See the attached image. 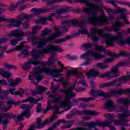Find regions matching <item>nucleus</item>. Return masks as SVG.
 Wrapping results in <instances>:
<instances>
[{
  "mask_svg": "<svg viewBox=\"0 0 130 130\" xmlns=\"http://www.w3.org/2000/svg\"><path fill=\"white\" fill-rule=\"evenodd\" d=\"M104 109H108L109 110H114L116 109V107L114 105L113 101L111 100H108L106 101L104 105Z\"/></svg>",
  "mask_w": 130,
  "mask_h": 130,
  "instance_id": "nucleus-22",
  "label": "nucleus"
},
{
  "mask_svg": "<svg viewBox=\"0 0 130 130\" xmlns=\"http://www.w3.org/2000/svg\"><path fill=\"white\" fill-rule=\"evenodd\" d=\"M105 49L102 46H97L95 48V50H96V51H103Z\"/></svg>",
  "mask_w": 130,
  "mask_h": 130,
  "instance_id": "nucleus-53",
  "label": "nucleus"
},
{
  "mask_svg": "<svg viewBox=\"0 0 130 130\" xmlns=\"http://www.w3.org/2000/svg\"><path fill=\"white\" fill-rule=\"evenodd\" d=\"M7 81L9 83L10 87H15L14 81L13 79H8Z\"/></svg>",
  "mask_w": 130,
  "mask_h": 130,
  "instance_id": "nucleus-50",
  "label": "nucleus"
},
{
  "mask_svg": "<svg viewBox=\"0 0 130 130\" xmlns=\"http://www.w3.org/2000/svg\"><path fill=\"white\" fill-rule=\"evenodd\" d=\"M93 46V44L91 43H86V44H83L82 46V47L83 48H85V49H87V48H90V47H92Z\"/></svg>",
  "mask_w": 130,
  "mask_h": 130,
  "instance_id": "nucleus-42",
  "label": "nucleus"
},
{
  "mask_svg": "<svg viewBox=\"0 0 130 130\" xmlns=\"http://www.w3.org/2000/svg\"><path fill=\"white\" fill-rule=\"evenodd\" d=\"M49 32H51V30H49L48 28H45L42 32L41 36H47V35H48V33H49Z\"/></svg>",
  "mask_w": 130,
  "mask_h": 130,
  "instance_id": "nucleus-44",
  "label": "nucleus"
},
{
  "mask_svg": "<svg viewBox=\"0 0 130 130\" xmlns=\"http://www.w3.org/2000/svg\"><path fill=\"white\" fill-rule=\"evenodd\" d=\"M54 60H55V57L53 55H51L49 58L48 66H53L54 64Z\"/></svg>",
  "mask_w": 130,
  "mask_h": 130,
  "instance_id": "nucleus-35",
  "label": "nucleus"
},
{
  "mask_svg": "<svg viewBox=\"0 0 130 130\" xmlns=\"http://www.w3.org/2000/svg\"><path fill=\"white\" fill-rule=\"evenodd\" d=\"M71 38V36H68L67 37L63 38V39H59L58 40H56L55 41V43L56 44H59V43H62V42H66L68 39H70Z\"/></svg>",
  "mask_w": 130,
  "mask_h": 130,
  "instance_id": "nucleus-33",
  "label": "nucleus"
},
{
  "mask_svg": "<svg viewBox=\"0 0 130 130\" xmlns=\"http://www.w3.org/2000/svg\"><path fill=\"white\" fill-rule=\"evenodd\" d=\"M77 73H78V70L77 69H73L71 71L69 70L67 72V74L66 75V77L67 78H69V77H70V76H71V75H76L77 74Z\"/></svg>",
  "mask_w": 130,
  "mask_h": 130,
  "instance_id": "nucleus-36",
  "label": "nucleus"
},
{
  "mask_svg": "<svg viewBox=\"0 0 130 130\" xmlns=\"http://www.w3.org/2000/svg\"><path fill=\"white\" fill-rule=\"evenodd\" d=\"M90 94L93 97H97V96L105 97V98H109L110 97V94L108 92H104L102 90L95 91L92 89L90 91Z\"/></svg>",
  "mask_w": 130,
  "mask_h": 130,
  "instance_id": "nucleus-17",
  "label": "nucleus"
},
{
  "mask_svg": "<svg viewBox=\"0 0 130 130\" xmlns=\"http://www.w3.org/2000/svg\"><path fill=\"white\" fill-rule=\"evenodd\" d=\"M76 113L79 114V115H85V114H88V115H92V116H96L100 114V113L99 112H96L95 111H88L87 110H84L82 112L76 111Z\"/></svg>",
  "mask_w": 130,
  "mask_h": 130,
  "instance_id": "nucleus-21",
  "label": "nucleus"
},
{
  "mask_svg": "<svg viewBox=\"0 0 130 130\" xmlns=\"http://www.w3.org/2000/svg\"><path fill=\"white\" fill-rule=\"evenodd\" d=\"M114 60V58H107L105 59V62H112Z\"/></svg>",
  "mask_w": 130,
  "mask_h": 130,
  "instance_id": "nucleus-59",
  "label": "nucleus"
},
{
  "mask_svg": "<svg viewBox=\"0 0 130 130\" xmlns=\"http://www.w3.org/2000/svg\"><path fill=\"white\" fill-rule=\"evenodd\" d=\"M22 48H23V46L22 45L16 46L14 49L10 50V51L11 52H14V51H16V50H21Z\"/></svg>",
  "mask_w": 130,
  "mask_h": 130,
  "instance_id": "nucleus-46",
  "label": "nucleus"
},
{
  "mask_svg": "<svg viewBox=\"0 0 130 130\" xmlns=\"http://www.w3.org/2000/svg\"><path fill=\"white\" fill-rule=\"evenodd\" d=\"M33 106V105L29 106L28 105L22 104L20 105V107L22 108V109H26L24 110V113H23L22 118H23L24 116H25L26 118L30 117V110L29 109H30V108H32Z\"/></svg>",
  "mask_w": 130,
  "mask_h": 130,
  "instance_id": "nucleus-18",
  "label": "nucleus"
},
{
  "mask_svg": "<svg viewBox=\"0 0 130 130\" xmlns=\"http://www.w3.org/2000/svg\"><path fill=\"white\" fill-rule=\"evenodd\" d=\"M11 73H9V72H6L5 70L3 72V74L2 75V77L6 78V79H9V78H11Z\"/></svg>",
  "mask_w": 130,
  "mask_h": 130,
  "instance_id": "nucleus-40",
  "label": "nucleus"
},
{
  "mask_svg": "<svg viewBox=\"0 0 130 130\" xmlns=\"http://www.w3.org/2000/svg\"><path fill=\"white\" fill-rule=\"evenodd\" d=\"M96 67L100 70H105L108 68V64L106 63H99L96 64Z\"/></svg>",
  "mask_w": 130,
  "mask_h": 130,
  "instance_id": "nucleus-32",
  "label": "nucleus"
},
{
  "mask_svg": "<svg viewBox=\"0 0 130 130\" xmlns=\"http://www.w3.org/2000/svg\"><path fill=\"white\" fill-rule=\"evenodd\" d=\"M112 122H113V120H111V121H105L104 122V126H110Z\"/></svg>",
  "mask_w": 130,
  "mask_h": 130,
  "instance_id": "nucleus-60",
  "label": "nucleus"
},
{
  "mask_svg": "<svg viewBox=\"0 0 130 130\" xmlns=\"http://www.w3.org/2000/svg\"><path fill=\"white\" fill-rule=\"evenodd\" d=\"M79 101H83L84 102H89L91 100H95V99L92 98H80L78 99Z\"/></svg>",
  "mask_w": 130,
  "mask_h": 130,
  "instance_id": "nucleus-38",
  "label": "nucleus"
},
{
  "mask_svg": "<svg viewBox=\"0 0 130 130\" xmlns=\"http://www.w3.org/2000/svg\"><path fill=\"white\" fill-rule=\"evenodd\" d=\"M35 23L36 24H39V23H40L42 25H46V24H47V21H46V18L40 17L39 19L35 20Z\"/></svg>",
  "mask_w": 130,
  "mask_h": 130,
  "instance_id": "nucleus-30",
  "label": "nucleus"
},
{
  "mask_svg": "<svg viewBox=\"0 0 130 130\" xmlns=\"http://www.w3.org/2000/svg\"><path fill=\"white\" fill-rule=\"evenodd\" d=\"M41 62L37 59L29 60L27 62H24V64L22 66V68L24 70H30L31 64L37 66V64H41Z\"/></svg>",
  "mask_w": 130,
  "mask_h": 130,
  "instance_id": "nucleus-16",
  "label": "nucleus"
},
{
  "mask_svg": "<svg viewBox=\"0 0 130 130\" xmlns=\"http://www.w3.org/2000/svg\"><path fill=\"white\" fill-rule=\"evenodd\" d=\"M110 95L109 98L111 97V96H114L115 97H118V96H121L122 94H126L128 93L130 94V89H123L122 88H120L118 90H113L111 92V94L109 92H108Z\"/></svg>",
  "mask_w": 130,
  "mask_h": 130,
  "instance_id": "nucleus-14",
  "label": "nucleus"
},
{
  "mask_svg": "<svg viewBox=\"0 0 130 130\" xmlns=\"http://www.w3.org/2000/svg\"><path fill=\"white\" fill-rule=\"evenodd\" d=\"M36 88L39 94H41L44 91H46V87H43L40 85H37Z\"/></svg>",
  "mask_w": 130,
  "mask_h": 130,
  "instance_id": "nucleus-37",
  "label": "nucleus"
},
{
  "mask_svg": "<svg viewBox=\"0 0 130 130\" xmlns=\"http://www.w3.org/2000/svg\"><path fill=\"white\" fill-rule=\"evenodd\" d=\"M49 10H47L46 9H37L33 8L31 9L30 12H34L35 15H39V14H42V13H46V12H48Z\"/></svg>",
  "mask_w": 130,
  "mask_h": 130,
  "instance_id": "nucleus-27",
  "label": "nucleus"
},
{
  "mask_svg": "<svg viewBox=\"0 0 130 130\" xmlns=\"http://www.w3.org/2000/svg\"><path fill=\"white\" fill-rule=\"evenodd\" d=\"M69 11V8L66 7L57 11L58 14H63V13H67Z\"/></svg>",
  "mask_w": 130,
  "mask_h": 130,
  "instance_id": "nucleus-41",
  "label": "nucleus"
},
{
  "mask_svg": "<svg viewBox=\"0 0 130 130\" xmlns=\"http://www.w3.org/2000/svg\"><path fill=\"white\" fill-rule=\"evenodd\" d=\"M62 72V68L57 71L55 69L51 70L47 68H43L41 69L40 67H36L33 68L32 71L30 73L28 79L32 81L33 78H35L37 80V82H39V81H41V80L43 79V76L41 75L42 73H46L47 75H50L53 77H55V78H59V77L61 76V74L59 73H61Z\"/></svg>",
  "mask_w": 130,
  "mask_h": 130,
  "instance_id": "nucleus-3",
  "label": "nucleus"
},
{
  "mask_svg": "<svg viewBox=\"0 0 130 130\" xmlns=\"http://www.w3.org/2000/svg\"><path fill=\"white\" fill-rule=\"evenodd\" d=\"M117 102L119 105L121 104H124L123 107H119L117 108V111L119 112H124L123 114H118V115L120 117V120H114V123L116 125H121L122 122L125 123L128 122V117H129V113L126 111V109L128 108V104H130V99L127 98H121L117 100Z\"/></svg>",
  "mask_w": 130,
  "mask_h": 130,
  "instance_id": "nucleus-4",
  "label": "nucleus"
},
{
  "mask_svg": "<svg viewBox=\"0 0 130 130\" xmlns=\"http://www.w3.org/2000/svg\"><path fill=\"white\" fill-rule=\"evenodd\" d=\"M104 30L103 29L98 30L94 28L91 29L90 36L93 42H97V41H98L99 40V37H97V33H98L100 36L101 37H104L105 39V42L107 46L109 47L114 46L115 45L114 44V41H117V42L120 44V42L123 36L121 32H118L117 35L115 36L114 35H111L110 34H104Z\"/></svg>",
  "mask_w": 130,
  "mask_h": 130,
  "instance_id": "nucleus-2",
  "label": "nucleus"
},
{
  "mask_svg": "<svg viewBox=\"0 0 130 130\" xmlns=\"http://www.w3.org/2000/svg\"><path fill=\"white\" fill-rule=\"evenodd\" d=\"M75 75H77V77L79 79H83V78H84L82 72L79 71V70H78V72Z\"/></svg>",
  "mask_w": 130,
  "mask_h": 130,
  "instance_id": "nucleus-57",
  "label": "nucleus"
},
{
  "mask_svg": "<svg viewBox=\"0 0 130 130\" xmlns=\"http://www.w3.org/2000/svg\"><path fill=\"white\" fill-rule=\"evenodd\" d=\"M62 51V49L59 50V47L52 44H49L46 48L40 50L38 49H34L31 52V55L34 58H40L43 54L45 53H54L55 51Z\"/></svg>",
  "mask_w": 130,
  "mask_h": 130,
  "instance_id": "nucleus-7",
  "label": "nucleus"
},
{
  "mask_svg": "<svg viewBox=\"0 0 130 130\" xmlns=\"http://www.w3.org/2000/svg\"><path fill=\"white\" fill-rule=\"evenodd\" d=\"M121 20H123L125 24H127L128 25L129 23L128 22V21H127V18L126 17H123L121 18H117L115 22L113 23V27L112 28H109L107 27L103 28V30L104 31H114L115 32H117L118 30H119V27H121L122 26H124L123 22L121 21Z\"/></svg>",
  "mask_w": 130,
  "mask_h": 130,
  "instance_id": "nucleus-9",
  "label": "nucleus"
},
{
  "mask_svg": "<svg viewBox=\"0 0 130 130\" xmlns=\"http://www.w3.org/2000/svg\"><path fill=\"white\" fill-rule=\"evenodd\" d=\"M84 4H85V6L89 7L90 9L83 8V12L89 15H91V16L96 17L98 14V11H100V7L98 5L91 4V3L87 1L85 2Z\"/></svg>",
  "mask_w": 130,
  "mask_h": 130,
  "instance_id": "nucleus-10",
  "label": "nucleus"
},
{
  "mask_svg": "<svg viewBox=\"0 0 130 130\" xmlns=\"http://www.w3.org/2000/svg\"><path fill=\"white\" fill-rule=\"evenodd\" d=\"M85 75L88 77V79H91V77L96 78L97 75H99V71L97 69H92L89 71H85Z\"/></svg>",
  "mask_w": 130,
  "mask_h": 130,
  "instance_id": "nucleus-20",
  "label": "nucleus"
},
{
  "mask_svg": "<svg viewBox=\"0 0 130 130\" xmlns=\"http://www.w3.org/2000/svg\"><path fill=\"white\" fill-rule=\"evenodd\" d=\"M76 86V83H74L73 86L70 87L69 89H61L60 90V92L65 94V100L64 101H61L59 103V106H61L63 108H66V111L70 110L71 107H72V103H71V98L75 97L76 93L73 92L74 88Z\"/></svg>",
  "mask_w": 130,
  "mask_h": 130,
  "instance_id": "nucleus-6",
  "label": "nucleus"
},
{
  "mask_svg": "<svg viewBox=\"0 0 130 130\" xmlns=\"http://www.w3.org/2000/svg\"><path fill=\"white\" fill-rule=\"evenodd\" d=\"M21 83H22V80L20 78H16L14 81V87H16L18 84H21Z\"/></svg>",
  "mask_w": 130,
  "mask_h": 130,
  "instance_id": "nucleus-52",
  "label": "nucleus"
},
{
  "mask_svg": "<svg viewBox=\"0 0 130 130\" xmlns=\"http://www.w3.org/2000/svg\"><path fill=\"white\" fill-rule=\"evenodd\" d=\"M107 54L110 56H114L115 57H118L119 56H125L127 55V52L125 51H121L119 54H113L111 52H107Z\"/></svg>",
  "mask_w": 130,
  "mask_h": 130,
  "instance_id": "nucleus-25",
  "label": "nucleus"
},
{
  "mask_svg": "<svg viewBox=\"0 0 130 130\" xmlns=\"http://www.w3.org/2000/svg\"><path fill=\"white\" fill-rule=\"evenodd\" d=\"M11 108H12V105H10L7 108L6 107H3L2 108V110L4 111V112H7V111H9Z\"/></svg>",
  "mask_w": 130,
  "mask_h": 130,
  "instance_id": "nucleus-61",
  "label": "nucleus"
},
{
  "mask_svg": "<svg viewBox=\"0 0 130 130\" xmlns=\"http://www.w3.org/2000/svg\"><path fill=\"white\" fill-rule=\"evenodd\" d=\"M95 127H96V122L92 121L89 122L88 127H89L90 128H92Z\"/></svg>",
  "mask_w": 130,
  "mask_h": 130,
  "instance_id": "nucleus-56",
  "label": "nucleus"
},
{
  "mask_svg": "<svg viewBox=\"0 0 130 130\" xmlns=\"http://www.w3.org/2000/svg\"><path fill=\"white\" fill-rule=\"evenodd\" d=\"M40 100L35 99L32 97H29L28 98L23 100L21 101V103H25L26 102H29L30 104H37V102H38Z\"/></svg>",
  "mask_w": 130,
  "mask_h": 130,
  "instance_id": "nucleus-26",
  "label": "nucleus"
},
{
  "mask_svg": "<svg viewBox=\"0 0 130 130\" xmlns=\"http://www.w3.org/2000/svg\"><path fill=\"white\" fill-rule=\"evenodd\" d=\"M79 32L81 34H86L87 33V28H84V29H80Z\"/></svg>",
  "mask_w": 130,
  "mask_h": 130,
  "instance_id": "nucleus-63",
  "label": "nucleus"
},
{
  "mask_svg": "<svg viewBox=\"0 0 130 130\" xmlns=\"http://www.w3.org/2000/svg\"><path fill=\"white\" fill-rule=\"evenodd\" d=\"M64 22H62V25L60 26V28L63 32H68L69 31V27L70 25L67 23H63Z\"/></svg>",
  "mask_w": 130,
  "mask_h": 130,
  "instance_id": "nucleus-31",
  "label": "nucleus"
},
{
  "mask_svg": "<svg viewBox=\"0 0 130 130\" xmlns=\"http://www.w3.org/2000/svg\"><path fill=\"white\" fill-rule=\"evenodd\" d=\"M127 62H122L119 63L115 66L112 68L111 72L113 74H117V73H118V70L119 69V67H123V66H127Z\"/></svg>",
  "mask_w": 130,
  "mask_h": 130,
  "instance_id": "nucleus-23",
  "label": "nucleus"
},
{
  "mask_svg": "<svg viewBox=\"0 0 130 130\" xmlns=\"http://www.w3.org/2000/svg\"><path fill=\"white\" fill-rule=\"evenodd\" d=\"M23 94H24V90L21 89L19 91H15V95H19L20 97H22Z\"/></svg>",
  "mask_w": 130,
  "mask_h": 130,
  "instance_id": "nucleus-55",
  "label": "nucleus"
},
{
  "mask_svg": "<svg viewBox=\"0 0 130 130\" xmlns=\"http://www.w3.org/2000/svg\"><path fill=\"white\" fill-rule=\"evenodd\" d=\"M36 111L38 113H39L41 111H42V105L41 104H38L36 108Z\"/></svg>",
  "mask_w": 130,
  "mask_h": 130,
  "instance_id": "nucleus-48",
  "label": "nucleus"
},
{
  "mask_svg": "<svg viewBox=\"0 0 130 130\" xmlns=\"http://www.w3.org/2000/svg\"><path fill=\"white\" fill-rule=\"evenodd\" d=\"M0 22H7L8 23H14V25H11V26H14V27H16V19H7L4 17H0Z\"/></svg>",
  "mask_w": 130,
  "mask_h": 130,
  "instance_id": "nucleus-28",
  "label": "nucleus"
},
{
  "mask_svg": "<svg viewBox=\"0 0 130 130\" xmlns=\"http://www.w3.org/2000/svg\"><path fill=\"white\" fill-rule=\"evenodd\" d=\"M118 76H119V74H114L112 72H110V71H108L105 73L99 75V77L100 78H107V79H108L109 80L113 79V78H117Z\"/></svg>",
  "mask_w": 130,
  "mask_h": 130,
  "instance_id": "nucleus-19",
  "label": "nucleus"
},
{
  "mask_svg": "<svg viewBox=\"0 0 130 130\" xmlns=\"http://www.w3.org/2000/svg\"><path fill=\"white\" fill-rule=\"evenodd\" d=\"M120 80L121 81V82H126V81H128V80H130V75L121 77Z\"/></svg>",
  "mask_w": 130,
  "mask_h": 130,
  "instance_id": "nucleus-43",
  "label": "nucleus"
},
{
  "mask_svg": "<svg viewBox=\"0 0 130 130\" xmlns=\"http://www.w3.org/2000/svg\"><path fill=\"white\" fill-rule=\"evenodd\" d=\"M59 101L58 99L55 98L52 101H48V103H50V104H51V103H55V105L52 106V108H55L56 110H58L59 109V107L58 106Z\"/></svg>",
  "mask_w": 130,
  "mask_h": 130,
  "instance_id": "nucleus-29",
  "label": "nucleus"
},
{
  "mask_svg": "<svg viewBox=\"0 0 130 130\" xmlns=\"http://www.w3.org/2000/svg\"><path fill=\"white\" fill-rule=\"evenodd\" d=\"M5 67L7 69H8V70H12V69H15V66L9 64L8 63H6L5 64Z\"/></svg>",
  "mask_w": 130,
  "mask_h": 130,
  "instance_id": "nucleus-54",
  "label": "nucleus"
},
{
  "mask_svg": "<svg viewBox=\"0 0 130 130\" xmlns=\"http://www.w3.org/2000/svg\"><path fill=\"white\" fill-rule=\"evenodd\" d=\"M95 125H96V126H97V125H98V126H100L101 127H102L104 126V122H95Z\"/></svg>",
  "mask_w": 130,
  "mask_h": 130,
  "instance_id": "nucleus-62",
  "label": "nucleus"
},
{
  "mask_svg": "<svg viewBox=\"0 0 130 130\" xmlns=\"http://www.w3.org/2000/svg\"><path fill=\"white\" fill-rule=\"evenodd\" d=\"M56 117H57V113L54 112L53 116L50 118L49 120H47L43 123H41V118H38L37 121V127L42 128V127H44L45 125H46L48 122H52V121H54V120L56 119Z\"/></svg>",
  "mask_w": 130,
  "mask_h": 130,
  "instance_id": "nucleus-12",
  "label": "nucleus"
},
{
  "mask_svg": "<svg viewBox=\"0 0 130 130\" xmlns=\"http://www.w3.org/2000/svg\"><path fill=\"white\" fill-rule=\"evenodd\" d=\"M32 32L31 31H27L26 32H24L23 30L21 29H16L12 30L10 34H8V36H10V37H22L24 36H26L27 35H31L32 34Z\"/></svg>",
  "mask_w": 130,
  "mask_h": 130,
  "instance_id": "nucleus-13",
  "label": "nucleus"
},
{
  "mask_svg": "<svg viewBox=\"0 0 130 130\" xmlns=\"http://www.w3.org/2000/svg\"><path fill=\"white\" fill-rule=\"evenodd\" d=\"M60 2H62V0H54L53 2H48L47 3V5H52V4H53V3H59Z\"/></svg>",
  "mask_w": 130,
  "mask_h": 130,
  "instance_id": "nucleus-64",
  "label": "nucleus"
},
{
  "mask_svg": "<svg viewBox=\"0 0 130 130\" xmlns=\"http://www.w3.org/2000/svg\"><path fill=\"white\" fill-rule=\"evenodd\" d=\"M105 117H106V118H114V115H111V114H105Z\"/></svg>",
  "mask_w": 130,
  "mask_h": 130,
  "instance_id": "nucleus-58",
  "label": "nucleus"
},
{
  "mask_svg": "<svg viewBox=\"0 0 130 130\" xmlns=\"http://www.w3.org/2000/svg\"><path fill=\"white\" fill-rule=\"evenodd\" d=\"M109 4H111L115 8H117V5L114 4V3H117V4H123V2H117L116 0H113L112 1L107 2Z\"/></svg>",
  "mask_w": 130,
  "mask_h": 130,
  "instance_id": "nucleus-39",
  "label": "nucleus"
},
{
  "mask_svg": "<svg viewBox=\"0 0 130 130\" xmlns=\"http://www.w3.org/2000/svg\"><path fill=\"white\" fill-rule=\"evenodd\" d=\"M52 107H51V104H50V103H48L47 104V108L45 109V110L44 111V113L45 114V113H47V112H48V110H49V109H52Z\"/></svg>",
  "mask_w": 130,
  "mask_h": 130,
  "instance_id": "nucleus-45",
  "label": "nucleus"
},
{
  "mask_svg": "<svg viewBox=\"0 0 130 130\" xmlns=\"http://www.w3.org/2000/svg\"><path fill=\"white\" fill-rule=\"evenodd\" d=\"M90 55L93 56L96 60L101 59V58H104L105 56L103 55L100 54L99 53L94 52L93 50H90L86 52V54L81 55V58L83 59H89Z\"/></svg>",
  "mask_w": 130,
  "mask_h": 130,
  "instance_id": "nucleus-11",
  "label": "nucleus"
},
{
  "mask_svg": "<svg viewBox=\"0 0 130 130\" xmlns=\"http://www.w3.org/2000/svg\"><path fill=\"white\" fill-rule=\"evenodd\" d=\"M23 115L24 113H21L17 117H16V116H15V115L11 112L1 114L0 122H2L3 124H8V123H9L8 118H13L15 121H21V120L23 119Z\"/></svg>",
  "mask_w": 130,
  "mask_h": 130,
  "instance_id": "nucleus-8",
  "label": "nucleus"
},
{
  "mask_svg": "<svg viewBox=\"0 0 130 130\" xmlns=\"http://www.w3.org/2000/svg\"><path fill=\"white\" fill-rule=\"evenodd\" d=\"M59 29V27H56L54 29L55 34L49 35L48 38H43L39 40V37L32 36L29 40L31 42L32 45H36L38 48H42L46 45V42H50L62 35Z\"/></svg>",
  "mask_w": 130,
  "mask_h": 130,
  "instance_id": "nucleus-5",
  "label": "nucleus"
},
{
  "mask_svg": "<svg viewBox=\"0 0 130 130\" xmlns=\"http://www.w3.org/2000/svg\"><path fill=\"white\" fill-rule=\"evenodd\" d=\"M113 17H110L109 18L106 17H89L87 19H84L81 22H79L77 19L71 20H66L64 24H68L71 26H78L80 28H85V25L90 24L92 26H104L108 25L110 21L114 20Z\"/></svg>",
  "mask_w": 130,
  "mask_h": 130,
  "instance_id": "nucleus-1",
  "label": "nucleus"
},
{
  "mask_svg": "<svg viewBox=\"0 0 130 130\" xmlns=\"http://www.w3.org/2000/svg\"><path fill=\"white\" fill-rule=\"evenodd\" d=\"M117 80H114L110 82L106 83H102L100 85V88L101 89H105V88H109V87H111L115 85V83L117 82Z\"/></svg>",
  "mask_w": 130,
  "mask_h": 130,
  "instance_id": "nucleus-24",
  "label": "nucleus"
},
{
  "mask_svg": "<svg viewBox=\"0 0 130 130\" xmlns=\"http://www.w3.org/2000/svg\"><path fill=\"white\" fill-rule=\"evenodd\" d=\"M0 85L1 86H8L9 84L5 79H2L0 80Z\"/></svg>",
  "mask_w": 130,
  "mask_h": 130,
  "instance_id": "nucleus-49",
  "label": "nucleus"
},
{
  "mask_svg": "<svg viewBox=\"0 0 130 130\" xmlns=\"http://www.w3.org/2000/svg\"><path fill=\"white\" fill-rule=\"evenodd\" d=\"M76 111H75L73 112V113L72 114H69L67 115V118H72V117H74V116H75V115H76V114H78V113H76Z\"/></svg>",
  "mask_w": 130,
  "mask_h": 130,
  "instance_id": "nucleus-51",
  "label": "nucleus"
},
{
  "mask_svg": "<svg viewBox=\"0 0 130 130\" xmlns=\"http://www.w3.org/2000/svg\"><path fill=\"white\" fill-rule=\"evenodd\" d=\"M23 38H18L17 39H15L13 40H12L10 42V43L11 45H13V46H16L17 45V43H18V41H21V40H23Z\"/></svg>",
  "mask_w": 130,
  "mask_h": 130,
  "instance_id": "nucleus-34",
  "label": "nucleus"
},
{
  "mask_svg": "<svg viewBox=\"0 0 130 130\" xmlns=\"http://www.w3.org/2000/svg\"><path fill=\"white\" fill-rule=\"evenodd\" d=\"M10 92L8 90H6L3 92V95L0 96V98L1 99H7V97H8V95H9V93Z\"/></svg>",
  "mask_w": 130,
  "mask_h": 130,
  "instance_id": "nucleus-47",
  "label": "nucleus"
},
{
  "mask_svg": "<svg viewBox=\"0 0 130 130\" xmlns=\"http://www.w3.org/2000/svg\"><path fill=\"white\" fill-rule=\"evenodd\" d=\"M117 8V9L116 10H113L106 7H104V9L107 11L108 15H116L117 14H122V15H123V13L126 12L125 8H121L120 7Z\"/></svg>",
  "mask_w": 130,
  "mask_h": 130,
  "instance_id": "nucleus-15",
  "label": "nucleus"
}]
</instances>
